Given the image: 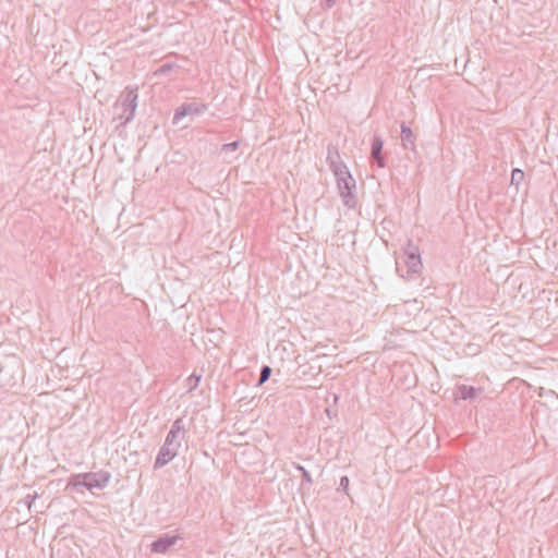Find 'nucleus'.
<instances>
[{"instance_id":"obj_11","label":"nucleus","mask_w":558,"mask_h":558,"mask_svg":"<svg viewBox=\"0 0 558 558\" xmlns=\"http://www.w3.org/2000/svg\"><path fill=\"white\" fill-rule=\"evenodd\" d=\"M411 259H412L415 264H418V260H417V259H415V257H413V256H412V257H411Z\"/></svg>"},{"instance_id":"obj_10","label":"nucleus","mask_w":558,"mask_h":558,"mask_svg":"<svg viewBox=\"0 0 558 558\" xmlns=\"http://www.w3.org/2000/svg\"><path fill=\"white\" fill-rule=\"evenodd\" d=\"M270 372L271 371L268 366L263 368L262 374H260L259 384H263L264 381H266L268 379Z\"/></svg>"},{"instance_id":"obj_5","label":"nucleus","mask_w":558,"mask_h":558,"mask_svg":"<svg viewBox=\"0 0 558 558\" xmlns=\"http://www.w3.org/2000/svg\"><path fill=\"white\" fill-rule=\"evenodd\" d=\"M202 374L193 372V374L186 379L187 392H192L199 384Z\"/></svg>"},{"instance_id":"obj_4","label":"nucleus","mask_w":558,"mask_h":558,"mask_svg":"<svg viewBox=\"0 0 558 558\" xmlns=\"http://www.w3.org/2000/svg\"><path fill=\"white\" fill-rule=\"evenodd\" d=\"M183 430H184L183 420L177 418L173 422L171 429L169 430V433L166 437L165 442L179 448L181 445L179 438H180L181 434L183 433Z\"/></svg>"},{"instance_id":"obj_1","label":"nucleus","mask_w":558,"mask_h":558,"mask_svg":"<svg viewBox=\"0 0 558 558\" xmlns=\"http://www.w3.org/2000/svg\"><path fill=\"white\" fill-rule=\"evenodd\" d=\"M111 474L108 471L100 470L98 472L80 473L70 478V485L83 486L88 490L104 489L110 482Z\"/></svg>"},{"instance_id":"obj_8","label":"nucleus","mask_w":558,"mask_h":558,"mask_svg":"<svg viewBox=\"0 0 558 558\" xmlns=\"http://www.w3.org/2000/svg\"><path fill=\"white\" fill-rule=\"evenodd\" d=\"M524 172L521 169H514L511 173V183L517 186L523 181Z\"/></svg>"},{"instance_id":"obj_9","label":"nucleus","mask_w":558,"mask_h":558,"mask_svg":"<svg viewBox=\"0 0 558 558\" xmlns=\"http://www.w3.org/2000/svg\"><path fill=\"white\" fill-rule=\"evenodd\" d=\"M381 148H383L381 140L375 138L374 142H373V145H372V154L378 160L380 159L379 158V154H380Z\"/></svg>"},{"instance_id":"obj_2","label":"nucleus","mask_w":558,"mask_h":558,"mask_svg":"<svg viewBox=\"0 0 558 558\" xmlns=\"http://www.w3.org/2000/svg\"><path fill=\"white\" fill-rule=\"evenodd\" d=\"M180 539L179 535H163L153 542L150 549L153 553L166 554Z\"/></svg>"},{"instance_id":"obj_3","label":"nucleus","mask_w":558,"mask_h":558,"mask_svg":"<svg viewBox=\"0 0 558 558\" xmlns=\"http://www.w3.org/2000/svg\"><path fill=\"white\" fill-rule=\"evenodd\" d=\"M178 449V447H173L165 442L157 454L154 468L159 469L168 464L177 456Z\"/></svg>"},{"instance_id":"obj_6","label":"nucleus","mask_w":558,"mask_h":558,"mask_svg":"<svg viewBox=\"0 0 558 558\" xmlns=\"http://www.w3.org/2000/svg\"><path fill=\"white\" fill-rule=\"evenodd\" d=\"M238 424L239 423H235L234 426H233L236 429L238 433L230 434V438L231 439L229 440V442L234 445V446H242L243 445V442H242L243 433L240 432V427L241 426H238Z\"/></svg>"},{"instance_id":"obj_7","label":"nucleus","mask_w":558,"mask_h":558,"mask_svg":"<svg viewBox=\"0 0 558 558\" xmlns=\"http://www.w3.org/2000/svg\"><path fill=\"white\" fill-rule=\"evenodd\" d=\"M38 497L37 493L27 494L24 499H21L17 501L19 505H23L27 508L28 511H31L33 502Z\"/></svg>"}]
</instances>
